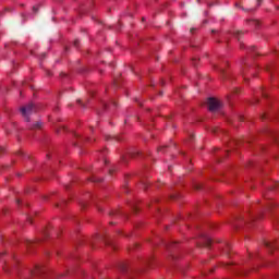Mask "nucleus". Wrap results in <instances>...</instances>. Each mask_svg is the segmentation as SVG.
I'll return each mask as SVG.
<instances>
[{"mask_svg": "<svg viewBox=\"0 0 279 279\" xmlns=\"http://www.w3.org/2000/svg\"><path fill=\"white\" fill-rule=\"evenodd\" d=\"M41 126L43 122H36L35 124H33L32 130H40Z\"/></svg>", "mask_w": 279, "mask_h": 279, "instance_id": "obj_5", "label": "nucleus"}, {"mask_svg": "<svg viewBox=\"0 0 279 279\" xmlns=\"http://www.w3.org/2000/svg\"><path fill=\"white\" fill-rule=\"evenodd\" d=\"M252 25H258V21H251Z\"/></svg>", "mask_w": 279, "mask_h": 279, "instance_id": "obj_12", "label": "nucleus"}, {"mask_svg": "<svg viewBox=\"0 0 279 279\" xmlns=\"http://www.w3.org/2000/svg\"><path fill=\"white\" fill-rule=\"evenodd\" d=\"M113 106H117V102H116V101H113Z\"/></svg>", "mask_w": 279, "mask_h": 279, "instance_id": "obj_23", "label": "nucleus"}, {"mask_svg": "<svg viewBox=\"0 0 279 279\" xmlns=\"http://www.w3.org/2000/svg\"><path fill=\"white\" fill-rule=\"evenodd\" d=\"M255 49H256L255 47H251V51H255Z\"/></svg>", "mask_w": 279, "mask_h": 279, "instance_id": "obj_18", "label": "nucleus"}, {"mask_svg": "<svg viewBox=\"0 0 279 279\" xmlns=\"http://www.w3.org/2000/svg\"><path fill=\"white\" fill-rule=\"evenodd\" d=\"M33 12L36 14V12H38V7H33Z\"/></svg>", "mask_w": 279, "mask_h": 279, "instance_id": "obj_9", "label": "nucleus"}, {"mask_svg": "<svg viewBox=\"0 0 279 279\" xmlns=\"http://www.w3.org/2000/svg\"><path fill=\"white\" fill-rule=\"evenodd\" d=\"M165 147H167V146L160 147V148H159V151H162V150L165 149Z\"/></svg>", "mask_w": 279, "mask_h": 279, "instance_id": "obj_14", "label": "nucleus"}, {"mask_svg": "<svg viewBox=\"0 0 279 279\" xmlns=\"http://www.w3.org/2000/svg\"><path fill=\"white\" fill-rule=\"evenodd\" d=\"M236 34L239 35V34H241V32H238Z\"/></svg>", "mask_w": 279, "mask_h": 279, "instance_id": "obj_26", "label": "nucleus"}, {"mask_svg": "<svg viewBox=\"0 0 279 279\" xmlns=\"http://www.w3.org/2000/svg\"><path fill=\"white\" fill-rule=\"evenodd\" d=\"M195 189H196V191H199V189H202V185L201 184H196Z\"/></svg>", "mask_w": 279, "mask_h": 279, "instance_id": "obj_8", "label": "nucleus"}, {"mask_svg": "<svg viewBox=\"0 0 279 279\" xmlns=\"http://www.w3.org/2000/svg\"><path fill=\"white\" fill-rule=\"evenodd\" d=\"M236 8H241V4L240 3H235Z\"/></svg>", "mask_w": 279, "mask_h": 279, "instance_id": "obj_17", "label": "nucleus"}, {"mask_svg": "<svg viewBox=\"0 0 279 279\" xmlns=\"http://www.w3.org/2000/svg\"><path fill=\"white\" fill-rule=\"evenodd\" d=\"M264 95V97H267V95H265V94H263Z\"/></svg>", "mask_w": 279, "mask_h": 279, "instance_id": "obj_28", "label": "nucleus"}, {"mask_svg": "<svg viewBox=\"0 0 279 279\" xmlns=\"http://www.w3.org/2000/svg\"><path fill=\"white\" fill-rule=\"evenodd\" d=\"M110 138H114L116 141H119V137H117V136H114V137H112V136H110V135H107V136H106V141H110Z\"/></svg>", "mask_w": 279, "mask_h": 279, "instance_id": "obj_6", "label": "nucleus"}, {"mask_svg": "<svg viewBox=\"0 0 279 279\" xmlns=\"http://www.w3.org/2000/svg\"><path fill=\"white\" fill-rule=\"evenodd\" d=\"M263 3V0H257V5H260Z\"/></svg>", "mask_w": 279, "mask_h": 279, "instance_id": "obj_13", "label": "nucleus"}, {"mask_svg": "<svg viewBox=\"0 0 279 279\" xmlns=\"http://www.w3.org/2000/svg\"><path fill=\"white\" fill-rule=\"evenodd\" d=\"M37 271H40L41 267L40 266H36Z\"/></svg>", "mask_w": 279, "mask_h": 279, "instance_id": "obj_15", "label": "nucleus"}, {"mask_svg": "<svg viewBox=\"0 0 279 279\" xmlns=\"http://www.w3.org/2000/svg\"><path fill=\"white\" fill-rule=\"evenodd\" d=\"M264 245H265V247H267L268 250H270V252L271 251H274V250H276V243H274V242H264Z\"/></svg>", "mask_w": 279, "mask_h": 279, "instance_id": "obj_4", "label": "nucleus"}, {"mask_svg": "<svg viewBox=\"0 0 279 279\" xmlns=\"http://www.w3.org/2000/svg\"><path fill=\"white\" fill-rule=\"evenodd\" d=\"M76 102L80 104L84 108V104H82L81 99H77Z\"/></svg>", "mask_w": 279, "mask_h": 279, "instance_id": "obj_11", "label": "nucleus"}, {"mask_svg": "<svg viewBox=\"0 0 279 279\" xmlns=\"http://www.w3.org/2000/svg\"><path fill=\"white\" fill-rule=\"evenodd\" d=\"M16 203H17V204H21V201H20V199H17V201H16Z\"/></svg>", "mask_w": 279, "mask_h": 279, "instance_id": "obj_20", "label": "nucleus"}, {"mask_svg": "<svg viewBox=\"0 0 279 279\" xmlns=\"http://www.w3.org/2000/svg\"><path fill=\"white\" fill-rule=\"evenodd\" d=\"M275 186H276V189H279V182H277Z\"/></svg>", "mask_w": 279, "mask_h": 279, "instance_id": "obj_16", "label": "nucleus"}, {"mask_svg": "<svg viewBox=\"0 0 279 279\" xmlns=\"http://www.w3.org/2000/svg\"><path fill=\"white\" fill-rule=\"evenodd\" d=\"M22 117H24L25 121H29V116L34 114V112H38V107L33 102L27 104L26 106L22 107L21 109Z\"/></svg>", "mask_w": 279, "mask_h": 279, "instance_id": "obj_1", "label": "nucleus"}, {"mask_svg": "<svg viewBox=\"0 0 279 279\" xmlns=\"http://www.w3.org/2000/svg\"><path fill=\"white\" fill-rule=\"evenodd\" d=\"M0 151H3V147H0Z\"/></svg>", "mask_w": 279, "mask_h": 279, "instance_id": "obj_21", "label": "nucleus"}, {"mask_svg": "<svg viewBox=\"0 0 279 279\" xmlns=\"http://www.w3.org/2000/svg\"><path fill=\"white\" fill-rule=\"evenodd\" d=\"M78 45H80V40H74V47H78Z\"/></svg>", "mask_w": 279, "mask_h": 279, "instance_id": "obj_7", "label": "nucleus"}, {"mask_svg": "<svg viewBox=\"0 0 279 279\" xmlns=\"http://www.w3.org/2000/svg\"><path fill=\"white\" fill-rule=\"evenodd\" d=\"M217 70H218L220 73H225L223 68H217Z\"/></svg>", "mask_w": 279, "mask_h": 279, "instance_id": "obj_10", "label": "nucleus"}, {"mask_svg": "<svg viewBox=\"0 0 279 279\" xmlns=\"http://www.w3.org/2000/svg\"><path fill=\"white\" fill-rule=\"evenodd\" d=\"M43 58H45V53H43Z\"/></svg>", "mask_w": 279, "mask_h": 279, "instance_id": "obj_27", "label": "nucleus"}, {"mask_svg": "<svg viewBox=\"0 0 279 279\" xmlns=\"http://www.w3.org/2000/svg\"><path fill=\"white\" fill-rule=\"evenodd\" d=\"M213 132H214V134H216V132H217V129H213Z\"/></svg>", "mask_w": 279, "mask_h": 279, "instance_id": "obj_19", "label": "nucleus"}, {"mask_svg": "<svg viewBox=\"0 0 279 279\" xmlns=\"http://www.w3.org/2000/svg\"><path fill=\"white\" fill-rule=\"evenodd\" d=\"M207 106L210 112H215V110H219V108H221V101L217 100L216 98H208Z\"/></svg>", "mask_w": 279, "mask_h": 279, "instance_id": "obj_2", "label": "nucleus"}, {"mask_svg": "<svg viewBox=\"0 0 279 279\" xmlns=\"http://www.w3.org/2000/svg\"><path fill=\"white\" fill-rule=\"evenodd\" d=\"M213 243V240L208 236H203V243L201 244V247H210V244Z\"/></svg>", "mask_w": 279, "mask_h": 279, "instance_id": "obj_3", "label": "nucleus"}, {"mask_svg": "<svg viewBox=\"0 0 279 279\" xmlns=\"http://www.w3.org/2000/svg\"><path fill=\"white\" fill-rule=\"evenodd\" d=\"M194 29H195V28H191V32L193 33Z\"/></svg>", "mask_w": 279, "mask_h": 279, "instance_id": "obj_24", "label": "nucleus"}, {"mask_svg": "<svg viewBox=\"0 0 279 279\" xmlns=\"http://www.w3.org/2000/svg\"><path fill=\"white\" fill-rule=\"evenodd\" d=\"M107 245H110V243L106 242Z\"/></svg>", "mask_w": 279, "mask_h": 279, "instance_id": "obj_25", "label": "nucleus"}, {"mask_svg": "<svg viewBox=\"0 0 279 279\" xmlns=\"http://www.w3.org/2000/svg\"><path fill=\"white\" fill-rule=\"evenodd\" d=\"M101 180H95L94 182H100Z\"/></svg>", "mask_w": 279, "mask_h": 279, "instance_id": "obj_22", "label": "nucleus"}]
</instances>
